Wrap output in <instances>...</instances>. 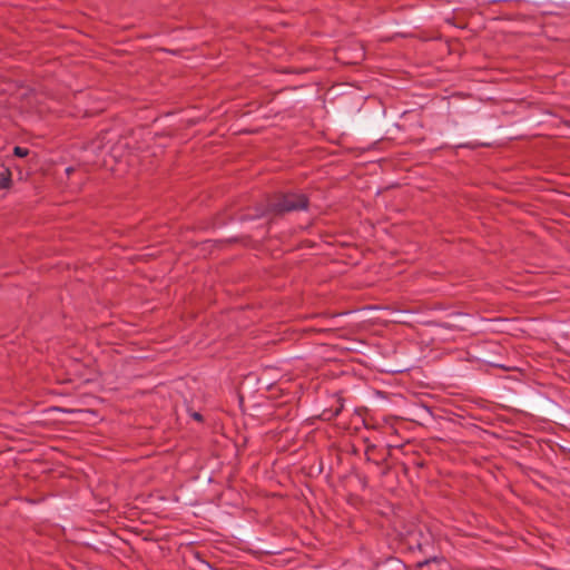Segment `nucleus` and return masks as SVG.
Returning <instances> with one entry per match:
<instances>
[{
    "mask_svg": "<svg viewBox=\"0 0 570 570\" xmlns=\"http://www.w3.org/2000/svg\"><path fill=\"white\" fill-rule=\"evenodd\" d=\"M307 199L304 195L288 194L283 196L277 203L273 205L276 212H289L295 209L306 208Z\"/></svg>",
    "mask_w": 570,
    "mask_h": 570,
    "instance_id": "1",
    "label": "nucleus"
},
{
    "mask_svg": "<svg viewBox=\"0 0 570 570\" xmlns=\"http://www.w3.org/2000/svg\"><path fill=\"white\" fill-rule=\"evenodd\" d=\"M11 183V171L9 168H2L0 171V188H7Z\"/></svg>",
    "mask_w": 570,
    "mask_h": 570,
    "instance_id": "2",
    "label": "nucleus"
},
{
    "mask_svg": "<svg viewBox=\"0 0 570 570\" xmlns=\"http://www.w3.org/2000/svg\"><path fill=\"white\" fill-rule=\"evenodd\" d=\"M13 154L17 156V157H27L29 155V149L27 148H22V147H14L13 149Z\"/></svg>",
    "mask_w": 570,
    "mask_h": 570,
    "instance_id": "3",
    "label": "nucleus"
},
{
    "mask_svg": "<svg viewBox=\"0 0 570 570\" xmlns=\"http://www.w3.org/2000/svg\"><path fill=\"white\" fill-rule=\"evenodd\" d=\"M73 170H75L73 167H68V168H66V174L71 175V173H73Z\"/></svg>",
    "mask_w": 570,
    "mask_h": 570,
    "instance_id": "4",
    "label": "nucleus"
},
{
    "mask_svg": "<svg viewBox=\"0 0 570 570\" xmlns=\"http://www.w3.org/2000/svg\"><path fill=\"white\" fill-rule=\"evenodd\" d=\"M194 417H195L196 420H200V415H199L198 413H195V414H194Z\"/></svg>",
    "mask_w": 570,
    "mask_h": 570,
    "instance_id": "5",
    "label": "nucleus"
}]
</instances>
